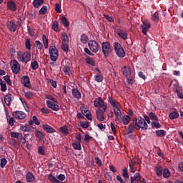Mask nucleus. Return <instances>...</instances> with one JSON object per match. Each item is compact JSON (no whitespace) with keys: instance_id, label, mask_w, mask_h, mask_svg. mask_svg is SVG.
Listing matches in <instances>:
<instances>
[{"instance_id":"13d9d810","label":"nucleus","mask_w":183,"mask_h":183,"mask_svg":"<svg viewBox=\"0 0 183 183\" xmlns=\"http://www.w3.org/2000/svg\"><path fill=\"white\" fill-rule=\"evenodd\" d=\"M33 123L35 124V125H41V122L39 120H38V117L36 116H33L32 117Z\"/></svg>"},{"instance_id":"aec40b11","label":"nucleus","mask_w":183,"mask_h":183,"mask_svg":"<svg viewBox=\"0 0 183 183\" xmlns=\"http://www.w3.org/2000/svg\"><path fill=\"white\" fill-rule=\"evenodd\" d=\"M71 94L73 97L76 98V99H81V92H79V90H78V89H72Z\"/></svg>"},{"instance_id":"6ab92c4d","label":"nucleus","mask_w":183,"mask_h":183,"mask_svg":"<svg viewBox=\"0 0 183 183\" xmlns=\"http://www.w3.org/2000/svg\"><path fill=\"white\" fill-rule=\"evenodd\" d=\"M42 128L48 134H54L55 132V129H53L50 125L43 124Z\"/></svg>"},{"instance_id":"09e8293b","label":"nucleus","mask_w":183,"mask_h":183,"mask_svg":"<svg viewBox=\"0 0 183 183\" xmlns=\"http://www.w3.org/2000/svg\"><path fill=\"white\" fill-rule=\"evenodd\" d=\"M6 164H8V161L6 160V159L5 157H4L3 159H1L0 160L1 168H5V165H6Z\"/></svg>"},{"instance_id":"20e7f679","label":"nucleus","mask_w":183,"mask_h":183,"mask_svg":"<svg viewBox=\"0 0 183 183\" xmlns=\"http://www.w3.org/2000/svg\"><path fill=\"white\" fill-rule=\"evenodd\" d=\"M49 54H50V59L51 61H56L58 59V49L55 46H51L49 48Z\"/></svg>"},{"instance_id":"473e14b6","label":"nucleus","mask_w":183,"mask_h":183,"mask_svg":"<svg viewBox=\"0 0 183 183\" xmlns=\"http://www.w3.org/2000/svg\"><path fill=\"white\" fill-rule=\"evenodd\" d=\"M170 119H177L179 117V114H178V112L174 111L169 114V115Z\"/></svg>"},{"instance_id":"79ce46f5","label":"nucleus","mask_w":183,"mask_h":183,"mask_svg":"<svg viewBox=\"0 0 183 183\" xmlns=\"http://www.w3.org/2000/svg\"><path fill=\"white\" fill-rule=\"evenodd\" d=\"M122 177L125 179H129V174L128 173V169L124 168L122 170Z\"/></svg>"},{"instance_id":"a878e982","label":"nucleus","mask_w":183,"mask_h":183,"mask_svg":"<svg viewBox=\"0 0 183 183\" xmlns=\"http://www.w3.org/2000/svg\"><path fill=\"white\" fill-rule=\"evenodd\" d=\"M122 122H123L124 125H128L131 122V117L128 115H125L122 117Z\"/></svg>"},{"instance_id":"4be33fe9","label":"nucleus","mask_w":183,"mask_h":183,"mask_svg":"<svg viewBox=\"0 0 183 183\" xmlns=\"http://www.w3.org/2000/svg\"><path fill=\"white\" fill-rule=\"evenodd\" d=\"M26 179L27 182H34V181H35V176H34V174H32V172H28L26 174Z\"/></svg>"},{"instance_id":"774afa93","label":"nucleus","mask_w":183,"mask_h":183,"mask_svg":"<svg viewBox=\"0 0 183 183\" xmlns=\"http://www.w3.org/2000/svg\"><path fill=\"white\" fill-rule=\"evenodd\" d=\"M59 181H65V174H61L57 177Z\"/></svg>"},{"instance_id":"f257e3e1","label":"nucleus","mask_w":183,"mask_h":183,"mask_svg":"<svg viewBox=\"0 0 183 183\" xmlns=\"http://www.w3.org/2000/svg\"><path fill=\"white\" fill-rule=\"evenodd\" d=\"M133 122L134 128L137 129V131L140 129H148V124H147V122L141 117H139L138 119L134 118Z\"/></svg>"},{"instance_id":"de8ad7c7","label":"nucleus","mask_w":183,"mask_h":183,"mask_svg":"<svg viewBox=\"0 0 183 183\" xmlns=\"http://www.w3.org/2000/svg\"><path fill=\"white\" fill-rule=\"evenodd\" d=\"M35 45L39 51H41L42 48H44V45H42V43L39 40L35 41Z\"/></svg>"},{"instance_id":"0e129e2a","label":"nucleus","mask_w":183,"mask_h":183,"mask_svg":"<svg viewBox=\"0 0 183 183\" xmlns=\"http://www.w3.org/2000/svg\"><path fill=\"white\" fill-rule=\"evenodd\" d=\"M55 11L57 14H61V6L58 3L56 4Z\"/></svg>"},{"instance_id":"5701e85b","label":"nucleus","mask_w":183,"mask_h":183,"mask_svg":"<svg viewBox=\"0 0 183 183\" xmlns=\"http://www.w3.org/2000/svg\"><path fill=\"white\" fill-rule=\"evenodd\" d=\"M122 74L124 76L128 78V76L131 75V69H129L127 66H124V68L122 69Z\"/></svg>"},{"instance_id":"052dcab7","label":"nucleus","mask_w":183,"mask_h":183,"mask_svg":"<svg viewBox=\"0 0 183 183\" xmlns=\"http://www.w3.org/2000/svg\"><path fill=\"white\" fill-rule=\"evenodd\" d=\"M17 139H19V142H21V144H25L26 142V139L24 138V136H22V134H19V138Z\"/></svg>"},{"instance_id":"3c124183","label":"nucleus","mask_w":183,"mask_h":183,"mask_svg":"<svg viewBox=\"0 0 183 183\" xmlns=\"http://www.w3.org/2000/svg\"><path fill=\"white\" fill-rule=\"evenodd\" d=\"M134 165H135V163H134V162L132 160L129 162V168H130V171H131V172H132V174H134V172L137 171V169H135V167H134Z\"/></svg>"},{"instance_id":"603ef678","label":"nucleus","mask_w":183,"mask_h":183,"mask_svg":"<svg viewBox=\"0 0 183 183\" xmlns=\"http://www.w3.org/2000/svg\"><path fill=\"white\" fill-rule=\"evenodd\" d=\"M80 127L84 129H86V128L89 127V123L88 122H80Z\"/></svg>"},{"instance_id":"7c9ffc66","label":"nucleus","mask_w":183,"mask_h":183,"mask_svg":"<svg viewBox=\"0 0 183 183\" xmlns=\"http://www.w3.org/2000/svg\"><path fill=\"white\" fill-rule=\"evenodd\" d=\"M31 68L33 71H36L39 68V64L36 60H34L33 62L31 63Z\"/></svg>"},{"instance_id":"4c0bfd02","label":"nucleus","mask_w":183,"mask_h":183,"mask_svg":"<svg viewBox=\"0 0 183 183\" xmlns=\"http://www.w3.org/2000/svg\"><path fill=\"white\" fill-rule=\"evenodd\" d=\"M60 132H62V134H64L65 135H68L69 134V132L68 130V127L66 126H63L59 128Z\"/></svg>"},{"instance_id":"4d7b16f0","label":"nucleus","mask_w":183,"mask_h":183,"mask_svg":"<svg viewBox=\"0 0 183 183\" xmlns=\"http://www.w3.org/2000/svg\"><path fill=\"white\" fill-rule=\"evenodd\" d=\"M61 41H63V44H66L69 41V37H68V35L64 34L61 36Z\"/></svg>"},{"instance_id":"864d4df0","label":"nucleus","mask_w":183,"mask_h":183,"mask_svg":"<svg viewBox=\"0 0 183 183\" xmlns=\"http://www.w3.org/2000/svg\"><path fill=\"white\" fill-rule=\"evenodd\" d=\"M46 11H48L46 6H43L39 10V13L40 15H45V14H46Z\"/></svg>"},{"instance_id":"8fccbe9b","label":"nucleus","mask_w":183,"mask_h":183,"mask_svg":"<svg viewBox=\"0 0 183 183\" xmlns=\"http://www.w3.org/2000/svg\"><path fill=\"white\" fill-rule=\"evenodd\" d=\"M3 79H4V81H6L8 85H12V81H11V77L9 76V75L4 76Z\"/></svg>"},{"instance_id":"69168bd1","label":"nucleus","mask_w":183,"mask_h":183,"mask_svg":"<svg viewBox=\"0 0 183 183\" xmlns=\"http://www.w3.org/2000/svg\"><path fill=\"white\" fill-rule=\"evenodd\" d=\"M20 134H21V133L13 132L11 133V137H12V138H17V139H18V138H19Z\"/></svg>"},{"instance_id":"7ed1b4c3","label":"nucleus","mask_w":183,"mask_h":183,"mask_svg":"<svg viewBox=\"0 0 183 183\" xmlns=\"http://www.w3.org/2000/svg\"><path fill=\"white\" fill-rule=\"evenodd\" d=\"M114 48L116 54L119 58H125V50H124V47L119 42L114 43Z\"/></svg>"},{"instance_id":"9d476101","label":"nucleus","mask_w":183,"mask_h":183,"mask_svg":"<svg viewBox=\"0 0 183 183\" xmlns=\"http://www.w3.org/2000/svg\"><path fill=\"white\" fill-rule=\"evenodd\" d=\"M62 71L66 75H70L71 74V63L68 61H63L61 63Z\"/></svg>"},{"instance_id":"5fc2aeb1","label":"nucleus","mask_w":183,"mask_h":183,"mask_svg":"<svg viewBox=\"0 0 183 183\" xmlns=\"http://www.w3.org/2000/svg\"><path fill=\"white\" fill-rule=\"evenodd\" d=\"M151 125L152 128H162V126L161 125V124H159V122H152L151 123Z\"/></svg>"},{"instance_id":"f704fd0d","label":"nucleus","mask_w":183,"mask_h":183,"mask_svg":"<svg viewBox=\"0 0 183 183\" xmlns=\"http://www.w3.org/2000/svg\"><path fill=\"white\" fill-rule=\"evenodd\" d=\"M156 135L157 137H160V138H162L167 135V132L164 130H157L156 131Z\"/></svg>"},{"instance_id":"c03bdc74","label":"nucleus","mask_w":183,"mask_h":183,"mask_svg":"<svg viewBox=\"0 0 183 183\" xmlns=\"http://www.w3.org/2000/svg\"><path fill=\"white\" fill-rule=\"evenodd\" d=\"M149 117L152 121H155L156 122H158V117H157V115L154 112H150L149 114Z\"/></svg>"},{"instance_id":"cd10ccee","label":"nucleus","mask_w":183,"mask_h":183,"mask_svg":"<svg viewBox=\"0 0 183 183\" xmlns=\"http://www.w3.org/2000/svg\"><path fill=\"white\" fill-rule=\"evenodd\" d=\"M94 81H96V82H102V81H104V76H102V75L99 74V73H97L94 76Z\"/></svg>"},{"instance_id":"ea45409f","label":"nucleus","mask_w":183,"mask_h":183,"mask_svg":"<svg viewBox=\"0 0 183 183\" xmlns=\"http://www.w3.org/2000/svg\"><path fill=\"white\" fill-rule=\"evenodd\" d=\"M163 177L164 178H169V177H171V172H169V169L167 168L164 169Z\"/></svg>"},{"instance_id":"4468645a","label":"nucleus","mask_w":183,"mask_h":183,"mask_svg":"<svg viewBox=\"0 0 183 183\" xmlns=\"http://www.w3.org/2000/svg\"><path fill=\"white\" fill-rule=\"evenodd\" d=\"M94 105L95 108H101L105 105V102H104V100L102 97H98L94 100Z\"/></svg>"},{"instance_id":"6e6552de","label":"nucleus","mask_w":183,"mask_h":183,"mask_svg":"<svg viewBox=\"0 0 183 183\" xmlns=\"http://www.w3.org/2000/svg\"><path fill=\"white\" fill-rule=\"evenodd\" d=\"M11 68L13 74H18L21 71V65L16 59H14L11 64Z\"/></svg>"},{"instance_id":"c9c22d12","label":"nucleus","mask_w":183,"mask_h":183,"mask_svg":"<svg viewBox=\"0 0 183 183\" xmlns=\"http://www.w3.org/2000/svg\"><path fill=\"white\" fill-rule=\"evenodd\" d=\"M81 43V44H88V41H89V39L87 37L86 34H82L81 36L80 39Z\"/></svg>"},{"instance_id":"f3484780","label":"nucleus","mask_w":183,"mask_h":183,"mask_svg":"<svg viewBox=\"0 0 183 183\" xmlns=\"http://www.w3.org/2000/svg\"><path fill=\"white\" fill-rule=\"evenodd\" d=\"M117 35L119 36V38H122V39H127L128 38V33H127L125 31L118 29L117 30Z\"/></svg>"},{"instance_id":"e2e57ef3","label":"nucleus","mask_w":183,"mask_h":183,"mask_svg":"<svg viewBox=\"0 0 183 183\" xmlns=\"http://www.w3.org/2000/svg\"><path fill=\"white\" fill-rule=\"evenodd\" d=\"M144 25H142V26H144L145 28H151V24L148 21V20H144L143 22Z\"/></svg>"},{"instance_id":"680f3d73","label":"nucleus","mask_w":183,"mask_h":183,"mask_svg":"<svg viewBox=\"0 0 183 183\" xmlns=\"http://www.w3.org/2000/svg\"><path fill=\"white\" fill-rule=\"evenodd\" d=\"M95 161L98 167H102V161H101V159H99V157H95Z\"/></svg>"},{"instance_id":"6e6d98bb","label":"nucleus","mask_w":183,"mask_h":183,"mask_svg":"<svg viewBox=\"0 0 183 183\" xmlns=\"http://www.w3.org/2000/svg\"><path fill=\"white\" fill-rule=\"evenodd\" d=\"M61 49L63 51H64V52H68V51L69 50V47L68 46V44L63 43L62 45H61Z\"/></svg>"},{"instance_id":"e433bc0d","label":"nucleus","mask_w":183,"mask_h":183,"mask_svg":"<svg viewBox=\"0 0 183 183\" xmlns=\"http://www.w3.org/2000/svg\"><path fill=\"white\" fill-rule=\"evenodd\" d=\"M61 22L65 28H68L69 26V21H68V19H66V17H61Z\"/></svg>"},{"instance_id":"37998d69","label":"nucleus","mask_w":183,"mask_h":183,"mask_svg":"<svg viewBox=\"0 0 183 183\" xmlns=\"http://www.w3.org/2000/svg\"><path fill=\"white\" fill-rule=\"evenodd\" d=\"M59 24L58 23L57 21H55L53 22L51 28H52L53 30L55 31V32H58V31L59 29Z\"/></svg>"},{"instance_id":"58836bf2","label":"nucleus","mask_w":183,"mask_h":183,"mask_svg":"<svg viewBox=\"0 0 183 183\" xmlns=\"http://www.w3.org/2000/svg\"><path fill=\"white\" fill-rule=\"evenodd\" d=\"M37 152L39 155H46V153H45V149L44 148V146H39L38 147Z\"/></svg>"},{"instance_id":"49530a36","label":"nucleus","mask_w":183,"mask_h":183,"mask_svg":"<svg viewBox=\"0 0 183 183\" xmlns=\"http://www.w3.org/2000/svg\"><path fill=\"white\" fill-rule=\"evenodd\" d=\"M25 46L27 51H31V46H32V45L31 44V40L29 39L26 40Z\"/></svg>"},{"instance_id":"39448f33","label":"nucleus","mask_w":183,"mask_h":183,"mask_svg":"<svg viewBox=\"0 0 183 183\" xmlns=\"http://www.w3.org/2000/svg\"><path fill=\"white\" fill-rule=\"evenodd\" d=\"M102 52L106 58L109 56V52H111V44L109 42H103L102 44Z\"/></svg>"},{"instance_id":"c85d7f7f","label":"nucleus","mask_w":183,"mask_h":183,"mask_svg":"<svg viewBox=\"0 0 183 183\" xmlns=\"http://www.w3.org/2000/svg\"><path fill=\"white\" fill-rule=\"evenodd\" d=\"M86 64H88L89 65H92V66H95V61H94V59L92 57L87 56L85 59Z\"/></svg>"},{"instance_id":"412c9836","label":"nucleus","mask_w":183,"mask_h":183,"mask_svg":"<svg viewBox=\"0 0 183 183\" xmlns=\"http://www.w3.org/2000/svg\"><path fill=\"white\" fill-rule=\"evenodd\" d=\"M12 98H14V95H12L11 94H9L4 97V102L6 105H7V107H9L11 105V101H12Z\"/></svg>"},{"instance_id":"b1692460","label":"nucleus","mask_w":183,"mask_h":183,"mask_svg":"<svg viewBox=\"0 0 183 183\" xmlns=\"http://www.w3.org/2000/svg\"><path fill=\"white\" fill-rule=\"evenodd\" d=\"M154 170L157 177H162L164 170L162 169V167L161 166H156L154 167Z\"/></svg>"},{"instance_id":"ddd939ff","label":"nucleus","mask_w":183,"mask_h":183,"mask_svg":"<svg viewBox=\"0 0 183 183\" xmlns=\"http://www.w3.org/2000/svg\"><path fill=\"white\" fill-rule=\"evenodd\" d=\"M21 81L26 88H31V81L29 79V76H24L21 79Z\"/></svg>"},{"instance_id":"bb28decb","label":"nucleus","mask_w":183,"mask_h":183,"mask_svg":"<svg viewBox=\"0 0 183 183\" xmlns=\"http://www.w3.org/2000/svg\"><path fill=\"white\" fill-rule=\"evenodd\" d=\"M44 5V0H34L33 6L34 8H39V6Z\"/></svg>"},{"instance_id":"2f4dec72","label":"nucleus","mask_w":183,"mask_h":183,"mask_svg":"<svg viewBox=\"0 0 183 183\" xmlns=\"http://www.w3.org/2000/svg\"><path fill=\"white\" fill-rule=\"evenodd\" d=\"M49 180L50 181V182L52 183H61V182H59V180H58L56 179V177H54V175H52V174H50L48 177Z\"/></svg>"},{"instance_id":"a19ab883","label":"nucleus","mask_w":183,"mask_h":183,"mask_svg":"<svg viewBox=\"0 0 183 183\" xmlns=\"http://www.w3.org/2000/svg\"><path fill=\"white\" fill-rule=\"evenodd\" d=\"M36 137H37V138L39 140H42V139H44V138H45V134H44V133H42L41 131H36Z\"/></svg>"},{"instance_id":"2eb2a0df","label":"nucleus","mask_w":183,"mask_h":183,"mask_svg":"<svg viewBox=\"0 0 183 183\" xmlns=\"http://www.w3.org/2000/svg\"><path fill=\"white\" fill-rule=\"evenodd\" d=\"M131 183H139L141 182V174L139 173H135L134 176L130 178Z\"/></svg>"},{"instance_id":"c756f323","label":"nucleus","mask_w":183,"mask_h":183,"mask_svg":"<svg viewBox=\"0 0 183 183\" xmlns=\"http://www.w3.org/2000/svg\"><path fill=\"white\" fill-rule=\"evenodd\" d=\"M71 145L74 149H77V151H81V149H82V147H81V142H75Z\"/></svg>"},{"instance_id":"338daca9","label":"nucleus","mask_w":183,"mask_h":183,"mask_svg":"<svg viewBox=\"0 0 183 183\" xmlns=\"http://www.w3.org/2000/svg\"><path fill=\"white\" fill-rule=\"evenodd\" d=\"M176 94H177V97L180 98V99H183V93L182 92H180L179 90H176Z\"/></svg>"},{"instance_id":"393cba45","label":"nucleus","mask_w":183,"mask_h":183,"mask_svg":"<svg viewBox=\"0 0 183 183\" xmlns=\"http://www.w3.org/2000/svg\"><path fill=\"white\" fill-rule=\"evenodd\" d=\"M108 101L109 104L112 105V107H113L114 109L118 108V103H117V101H115V99H114L112 97L109 96Z\"/></svg>"},{"instance_id":"0eeeda50","label":"nucleus","mask_w":183,"mask_h":183,"mask_svg":"<svg viewBox=\"0 0 183 183\" xmlns=\"http://www.w3.org/2000/svg\"><path fill=\"white\" fill-rule=\"evenodd\" d=\"M51 99V101H46L48 108H50V109H52V111H58L59 109V105L55 104V98L52 97Z\"/></svg>"},{"instance_id":"423d86ee","label":"nucleus","mask_w":183,"mask_h":183,"mask_svg":"<svg viewBox=\"0 0 183 183\" xmlns=\"http://www.w3.org/2000/svg\"><path fill=\"white\" fill-rule=\"evenodd\" d=\"M89 48L92 52H94V54H97L98 51H99V45H98V43L95 40H90L88 43Z\"/></svg>"},{"instance_id":"1a4fd4ad","label":"nucleus","mask_w":183,"mask_h":183,"mask_svg":"<svg viewBox=\"0 0 183 183\" xmlns=\"http://www.w3.org/2000/svg\"><path fill=\"white\" fill-rule=\"evenodd\" d=\"M114 112L115 114V122L117 124H121L122 122V113L121 112V109L119 107H115L114 109Z\"/></svg>"},{"instance_id":"f03ea898","label":"nucleus","mask_w":183,"mask_h":183,"mask_svg":"<svg viewBox=\"0 0 183 183\" xmlns=\"http://www.w3.org/2000/svg\"><path fill=\"white\" fill-rule=\"evenodd\" d=\"M17 59L19 62H25L26 64H28V62L31 61V52L29 51H26L24 53L18 51Z\"/></svg>"},{"instance_id":"a18cd8bd","label":"nucleus","mask_w":183,"mask_h":183,"mask_svg":"<svg viewBox=\"0 0 183 183\" xmlns=\"http://www.w3.org/2000/svg\"><path fill=\"white\" fill-rule=\"evenodd\" d=\"M129 134H134V126L132 124H129L127 129V135H129Z\"/></svg>"},{"instance_id":"9b49d317","label":"nucleus","mask_w":183,"mask_h":183,"mask_svg":"<svg viewBox=\"0 0 183 183\" xmlns=\"http://www.w3.org/2000/svg\"><path fill=\"white\" fill-rule=\"evenodd\" d=\"M12 116L16 119H25L26 118V114L22 111H15L12 113Z\"/></svg>"},{"instance_id":"a211bd4d","label":"nucleus","mask_w":183,"mask_h":183,"mask_svg":"<svg viewBox=\"0 0 183 183\" xmlns=\"http://www.w3.org/2000/svg\"><path fill=\"white\" fill-rule=\"evenodd\" d=\"M7 8L12 12H15V11H16V9H16V3H15V1H8L7 2Z\"/></svg>"},{"instance_id":"dca6fc26","label":"nucleus","mask_w":183,"mask_h":183,"mask_svg":"<svg viewBox=\"0 0 183 183\" xmlns=\"http://www.w3.org/2000/svg\"><path fill=\"white\" fill-rule=\"evenodd\" d=\"M6 25L11 32H15V31H16V28H18V26L14 21H7Z\"/></svg>"},{"instance_id":"f8f14e48","label":"nucleus","mask_w":183,"mask_h":183,"mask_svg":"<svg viewBox=\"0 0 183 183\" xmlns=\"http://www.w3.org/2000/svg\"><path fill=\"white\" fill-rule=\"evenodd\" d=\"M96 115H97V119L98 121H100V122H102L103 121H105V114H104V112L102 109H99L96 111Z\"/></svg>"},{"instance_id":"72a5a7b5","label":"nucleus","mask_w":183,"mask_h":183,"mask_svg":"<svg viewBox=\"0 0 183 183\" xmlns=\"http://www.w3.org/2000/svg\"><path fill=\"white\" fill-rule=\"evenodd\" d=\"M152 19L154 21V22H158L159 21V14L158 11H156L152 14Z\"/></svg>"},{"instance_id":"bf43d9fd","label":"nucleus","mask_w":183,"mask_h":183,"mask_svg":"<svg viewBox=\"0 0 183 183\" xmlns=\"http://www.w3.org/2000/svg\"><path fill=\"white\" fill-rule=\"evenodd\" d=\"M24 97L27 98V99H31V98L34 97V93L31 92H27L26 93H25Z\"/></svg>"}]
</instances>
